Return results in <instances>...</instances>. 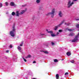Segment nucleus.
I'll list each match as a JSON object with an SVG mask.
<instances>
[{"instance_id":"nucleus-13","label":"nucleus","mask_w":79,"mask_h":79,"mask_svg":"<svg viewBox=\"0 0 79 79\" xmlns=\"http://www.w3.org/2000/svg\"><path fill=\"white\" fill-rule=\"evenodd\" d=\"M36 2L37 3H40V0H36Z\"/></svg>"},{"instance_id":"nucleus-28","label":"nucleus","mask_w":79,"mask_h":79,"mask_svg":"<svg viewBox=\"0 0 79 79\" xmlns=\"http://www.w3.org/2000/svg\"><path fill=\"white\" fill-rule=\"evenodd\" d=\"M77 27V28H79V24H77V25H76Z\"/></svg>"},{"instance_id":"nucleus-5","label":"nucleus","mask_w":79,"mask_h":79,"mask_svg":"<svg viewBox=\"0 0 79 79\" xmlns=\"http://www.w3.org/2000/svg\"><path fill=\"white\" fill-rule=\"evenodd\" d=\"M19 11H16V15H16L17 16H19V15H23L24 13H25V11L23 10L22 11L20 12V13H19Z\"/></svg>"},{"instance_id":"nucleus-17","label":"nucleus","mask_w":79,"mask_h":79,"mask_svg":"<svg viewBox=\"0 0 79 79\" xmlns=\"http://www.w3.org/2000/svg\"><path fill=\"white\" fill-rule=\"evenodd\" d=\"M15 13L14 12H12V16H15Z\"/></svg>"},{"instance_id":"nucleus-32","label":"nucleus","mask_w":79,"mask_h":79,"mask_svg":"<svg viewBox=\"0 0 79 79\" xmlns=\"http://www.w3.org/2000/svg\"><path fill=\"white\" fill-rule=\"evenodd\" d=\"M70 24V23H68L67 24V26H69Z\"/></svg>"},{"instance_id":"nucleus-34","label":"nucleus","mask_w":79,"mask_h":79,"mask_svg":"<svg viewBox=\"0 0 79 79\" xmlns=\"http://www.w3.org/2000/svg\"><path fill=\"white\" fill-rule=\"evenodd\" d=\"M22 6H23V7H24V6H26V5H22Z\"/></svg>"},{"instance_id":"nucleus-2","label":"nucleus","mask_w":79,"mask_h":79,"mask_svg":"<svg viewBox=\"0 0 79 79\" xmlns=\"http://www.w3.org/2000/svg\"><path fill=\"white\" fill-rule=\"evenodd\" d=\"M74 2H71V1L69 0L67 4V7L68 8H71V6H72L73 5H74Z\"/></svg>"},{"instance_id":"nucleus-19","label":"nucleus","mask_w":79,"mask_h":79,"mask_svg":"<svg viewBox=\"0 0 79 79\" xmlns=\"http://www.w3.org/2000/svg\"><path fill=\"white\" fill-rule=\"evenodd\" d=\"M40 36H41V35H45L44 34V33L42 34V33H40Z\"/></svg>"},{"instance_id":"nucleus-21","label":"nucleus","mask_w":79,"mask_h":79,"mask_svg":"<svg viewBox=\"0 0 79 79\" xmlns=\"http://www.w3.org/2000/svg\"><path fill=\"white\" fill-rule=\"evenodd\" d=\"M58 61L57 60V59H55L54 60V62H58Z\"/></svg>"},{"instance_id":"nucleus-9","label":"nucleus","mask_w":79,"mask_h":79,"mask_svg":"<svg viewBox=\"0 0 79 79\" xmlns=\"http://www.w3.org/2000/svg\"><path fill=\"white\" fill-rule=\"evenodd\" d=\"M46 31L48 33H50V34H53V32L52 31H48V30H46Z\"/></svg>"},{"instance_id":"nucleus-20","label":"nucleus","mask_w":79,"mask_h":79,"mask_svg":"<svg viewBox=\"0 0 79 79\" xmlns=\"http://www.w3.org/2000/svg\"><path fill=\"white\" fill-rule=\"evenodd\" d=\"M5 4H6V6H8V2H6L5 3Z\"/></svg>"},{"instance_id":"nucleus-39","label":"nucleus","mask_w":79,"mask_h":79,"mask_svg":"<svg viewBox=\"0 0 79 79\" xmlns=\"http://www.w3.org/2000/svg\"><path fill=\"white\" fill-rule=\"evenodd\" d=\"M77 0H73V1H77Z\"/></svg>"},{"instance_id":"nucleus-29","label":"nucleus","mask_w":79,"mask_h":79,"mask_svg":"<svg viewBox=\"0 0 79 79\" xmlns=\"http://www.w3.org/2000/svg\"><path fill=\"white\" fill-rule=\"evenodd\" d=\"M68 29H69V28H65V30H66V31H68Z\"/></svg>"},{"instance_id":"nucleus-18","label":"nucleus","mask_w":79,"mask_h":79,"mask_svg":"<svg viewBox=\"0 0 79 79\" xmlns=\"http://www.w3.org/2000/svg\"><path fill=\"white\" fill-rule=\"evenodd\" d=\"M23 42H24L22 41L21 44H20V46H23Z\"/></svg>"},{"instance_id":"nucleus-31","label":"nucleus","mask_w":79,"mask_h":79,"mask_svg":"<svg viewBox=\"0 0 79 79\" xmlns=\"http://www.w3.org/2000/svg\"><path fill=\"white\" fill-rule=\"evenodd\" d=\"M10 52V51H9L8 50H7V51H6V53H8V52Z\"/></svg>"},{"instance_id":"nucleus-35","label":"nucleus","mask_w":79,"mask_h":79,"mask_svg":"<svg viewBox=\"0 0 79 79\" xmlns=\"http://www.w3.org/2000/svg\"><path fill=\"white\" fill-rule=\"evenodd\" d=\"M59 32H57V35H59Z\"/></svg>"},{"instance_id":"nucleus-3","label":"nucleus","mask_w":79,"mask_h":79,"mask_svg":"<svg viewBox=\"0 0 79 79\" xmlns=\"http://www.w3.org/2000/svg\"><path fill=\"white\" fill-rule=\"evenodd\" d=\"M12 31L10 32V34L12 36V37H15V34L14 33V32L16 31V29L15 28V25H14L13 27Z\"/></svg>"},{"instance_id":"nucleus-7","label":"nucleus","mask_w":79,"mask_h":79,"mask_svg":"<svg viewBox=\"0 0 79 79\" xmlns=\"http://www.w3.org/2000/svg\"><path fill=\"white\" fill-rule=\"evenodd\" d=\"M40 52H42L43 53H44L46 54L48 53V51H40Z\"/></svg>"},{"instance_id":"nucleus-8","label":"nucleus","mask_w":79,"mask_h":79,"mask_svg":"<svg viewBox=\"0 0 79 79\" xmlns=\"http://www.w3.org/2000/svg\"><path fill=\"white\" fill-rule=\"evenodd\" d=\"M75 35L73 33H70L69 35V36H73V35Z\"/></svg>"},{"instance_id":"nucleus-24","label":"nucleus","mask_w":79,"mask_h":79,"mask_svg":"<svg viewBox=\"0 0 79 79\" xmlns=\"http://www.w3.org/2000/svg\"><path fill=\"white\" fill-rule=\"evenodd\" d=\"M23 60H24V61H25V62H26V61H27V60H26V59H25L24 58H23Z\"/></svg>"},{"instance_id":"nucleus-15","label":"nucleus","mask_w":79,"mask_h":79,"mask_svg":"<svg viewBox=\"0 0 79 79\" xmlns=\"http://www.w3.org/2000/svg\"><path fill=\"white\" fill-rule=\"evenodd\" d=\"M18 48L19 50L20 51L21 50V48L19 46H18Z\"/></svg>"},{"instance_id":"nucleus-12","label":"nucleus","mask_w":79,"mask_h":79,"mask_svg":"<svg viewBox=\"0 0 79 79\" xmlns=\"http://www.w3.org/2000/svg\"><path fill=\"white\" fill-rule=\"evenodd\" d=\"M56 77L57 79H59V75H58V74H57L56 75Z\"/></svg>"},{"instance_id":"nucleus-40","label":"nucleus","mask_w":79,"mask_h":79,"mask_svg":"<svg viewBox=\"0 0 79 79\" xmlns=\"http://www.w3.org/2000/svg\"><path fill=\"white\" fill-rule=\"evenodd\" d=\"M36 79V78H33V79Z\"/></svg>"},{"instance_id":"nucleus-30","label":"nucleus","mask_w":79,"mask_h":79,"mask_svg":"<svg viewBox=\"0 0 79 79\" xmlns=\"http://www.w3.org/2000/svg\"><path fill=\"white\" fill-rule=\"evenodd\" d=\"M51 43H52V45H55V43H54L52 42Z\"/></svg>"},{"instance_id":"nucleus-33","label":"nucleus","mask_w":79,"mask_h":79,"mask_svg":"<svg viewBox=\"0 0 79 79\" xmlns=\"http://www.w3.org/2000/svg\"><path fill=\"white\" fill-rule=\"evenodd\" d=\"M12 47H13V46H12V45H10V48H11Z\"/></svg>"},{"instance_id":"nucleus-37","label":"nucleus","mask_w":79,"mask_h":79,"mask_svg":"<svg viewBox=\"0 0 79 79\" xmlns=\"http://www.w3.org/2000/svg\"><path fill=\"white\" fill-rule=\"evenodd\" d=\"M67 23H65V25H67Z\"/></svg>"},{"instance_id":"nucleus-36","label":"nucleus","mask_w":79,"mask_h":79,"mask_svg":"<svg viewBox=\"0 0 79 79\" xmlns=\"http://www.w3.org/2000/svg\"><path fill=\"white\" fill-rule=\"evenodd\" d=\"M33 63H35V61H34L33 62Z\"/></svg>"},{"instance_id":"nucleus-23","label":"nucleus","mask_w":79,"mask_h":79,"mask_svg":"<svg viewBox=\"0 0 79 79\" xmlns=\"http://www.w3.org/2000/svg\"><path fill=\"white\" fill-rule=\"evenodd\" d=\"M2 3H0V8L2 7Z\"/></svg>"},{"instance_id":"nucleus-11","label":"nucleus","mask_w":79,"mask_h":79,"mask_svg":"<svg viewBox=\"0 0 79 79\" xmlns=\"http://www.w3.org/2000/svg\"><path fill=\"white\" fill-rule=\"evenodd\" d=\"M31 58V56L30 55H29L28 56L26 57V58Z\"/></svg>"},{"instance_id":"nucleus-14","label":"nucleus","mask_w":79,"mask_h":79,"mask_svg":"<svg viewBox=\"0 0 79 79\" xmlns=\"http://www.w3.org/2000/svg\"><path fill=\"white\" fill-rule=\"evenodd\" d=\"M10 5L11 6H14V2H11L10 3Z\"/></svg>"},{"instance_id":"nucleus-6","label":"nucleus","mask_w":79,"mask_h":79,"mask_svg":"<svg viewBox=\"0 0 79 79\" xmlns=\"http://www.w3.org/2000/svg\"><path fill=\"white\" fill-rule=\"evenodd\" d=\"M58 15L60 17H62L63 16V13H62V12H61V11H60L59 12Z\"/></svg>"},{"instance_id":"nucleus-22","label":"nucleus","mask_w":79,"mask_h":79,"mask_svg":"<svg viewBox=\"0 0 79 79\" xmlns=\"http://www.w3.org/2000/svg\"><path fill=\"white\" fill-rule=\"evenodd\" d=\"M59 32H63V30H59Z\"/></svg>"},{"instance_id":"nucleus-1","label":"nucleus","mask_w":79,"mask_h":79,"mask_svg":"<svg viewBox=\"0 0 79 79\" xmlns=\"http://www.w3.org/2000/svg\"><path fill=\"white\" fill-rule=\"evenodd\" d=\"M55 9L53 8L52 10V12L48 13L47 15H51V18H53L55 15Z\"/></svg>"},{"instance_id":"nucleus-10","label":"nucleus","mask_w":79,"mask_h":79,"mask_svg":"<svg viewBox=\"0 0 79 79\" xmlns=\"http://www.w3.org/2000/svg\"><path fill=\"white\" fill-rule=\"evenodd\" d=\"M66 54L67 56H70L71 55V53L69 52H67Z\"/></svg>"},{"instance_id":"nucleus-4","label":"nucleus","mask_w":79,"mask_h":79,"mask_svg":"<svg viewBox=\"0 0 79 79\" xmlns=\"http://www.w3.org/2000/svg\"><path fill=\"white\" fill-rule=\"evenodd\" d=\"M64 22H65V20H63L62 21L61 23H60V24H59L57 26H56L55 27V28L54 29V30H55V31H56V30H57V29H58V27H60V26H61V25H62V24H63V23H64Z\"/></svg>"},{"instance_id":"nucleus-38","label":"nucleus","mask_w":79,"mask_h":79,"mask_svg":"<svg viewBox=\"0 0 79 79\" xmlns=\"http://www.w3.org/2000/svg\"><path fill=\"white\" fill-rule=\"evenodd\" d=\"M76 20H77V21H78L79 20V19H76Z\"/></svg>"},{"instance_id":"nucleus-16","label":"nucleus","mask_w":79,"mask_h":79,"mask_svg":"<svg viewBox=\"0 0 79 79\" xmlns=\"http://www.w3.org/2000/svg\"><path fill=\"white\" fill-rule=\"evenodd\" d=\"M51 35L52 37H55L56 36V35L54 34H52Z\"/></svg>"},{"instance_id":"nucleus-26","label":"nucleus","mask_w":79,"mask_h":79,"mask_svg":"<svg viewBox=\"0 0 79 79\" xmlns=\"http://www.w3.org/2000/svg\"><path fill=\"white\" fill-rule=\"evenodd\" d=\"M70 62L71 63H74V60H72V61H71Z\"/></svg>"},{"instance_id":"nucleus-27","label":"nucleus","mask_w":79,"mask_h":79,"mask_svg":"<svg viewBox=\"0 0 79 79\" xmlns=\"http://www.w3.org/2000/svg\"><path fill=\"white\" fill-rule=\"evenodd\" d=\"M68 74H69V73H68V72H66L65 74V75H68Z\"/></svg>"},{"instance_id":"nucleus-25","label":"nucleus","mask_w":79,"mask_h":79,"mask_svg":"<svg viewBox=\"0 0 79 79\" xmlns=\"http://www.w3.org/2000/svg\"><path fill=\"white\" fill-rule=\"evenodd\" d=\"M68 31H70V32H71L73 31V30L71 29H69Z\"/></svg>"}]
</instances>
